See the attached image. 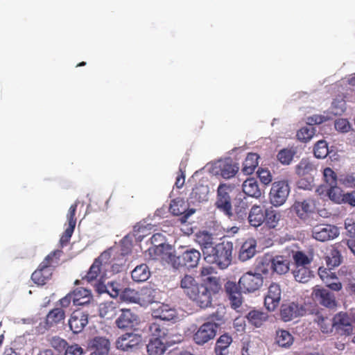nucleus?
<instances>
[{"label":"nucleus","instance_id":"1","mask_svg":"<svg viewBox=\"0 0 355 355\" xmlns=\"http://www.w3.org/2000/svg\"><path fill=\"white\" fill-rule=\"evenodd\" d=\"M184 293L198 306L205 309L211 306L212 297L207 288L199 284L193 277L186 275L180 281Z\"/></svg>","mask_w":355,"mask_h":355},{"label":"nucleus","instance_id":"2","mask_svg":"<svg viewBox=\"0 0 355 355\" xmlns=\"http://www.w3.org/2000/svg\"><path fill=\"white\" fill-rule=\"evenodd\" d=\"M62 253L61 250H56L49 253L44 259L31 275V279L35 284L43 286L51 278L53 272L58 265Z\"/></svg>","mask_w":355,"mask_h":355},{"label":"nucleus","instance_id":"3","mask_svg":"<svg viewBox=\"0 0 355 355\" xmlns=\"http://www.w3.org/2000/svg\"><path fill=\"white\" fill-rule=\"evenodd\" d=\"M213 250L209 252L205 259L207 262L216 263L219 268H227L232 262L233 243L231 241H223L221 243L214 245Z\"/></svg>","mask_w":355,"mask_h":355},{"label":"nucleus","instance_id":"4","mask_svg":"<svg viewBox=\"0 0 355 355\" xmlns=\"http://www.w3.org/2000/svg\"><path fill=\"white\" fill-rule=\"evenodd\" d=\"M291 191L288 180H279L272 183L269 193L270 201L272 205L279 207L284 205Z\"/></svg>","mask_w":355,"mask_h":355},{"label":"nucleus","instance_id":"5","mask_svg":"<svg viewBox=\"0 0 355 355\" xmlns=\"http://www.w3.org/2000/svg\"><path fill=\"white\" fill-rule=\"evenodd\" d=\"M200 257L201 254L198 250L193 248L187 249L181 254L175 256L173 267L175 269L196 268L199 263Z\"/></svg>","mask_w":355,"mask_h":355},{"label":"nucleus","instance_id":"6","mask_svg":"<svg viewBox=\"0 0 355 355\" xmlns=\"http://www.w3.org/2000/svg\"><path fill=\"white\" fill-rule=\"evenodd\" d=\"M263 278L260 273L248 272L239 281V286L244 293H253L263 285Z\"/></svg>","mask_w":355,"mask_h":355},{"label":"nucleus","instance_id":"7","mask_svg":"<svg viewBox=\"0 0 355 355\" xmlns=\"http://www.w3.org/2000/svg\"><path fill=\"white\" fill-rule=\"evenodd\" d=\"M218 328L216 323L207 322L202 324L193 336L195 343L203 345L209 340H213Z\"/></svg>","mask_w":355,"mask_h":355},{"label":"nucleus","instance_id":"8","mask_svg":"<svg viewBox=\"0 0 355 355\" xmlns=\"http://www.w3.org/2000/svg\"><path fill=\"white\" fill-rule=\"evenodd\" d=\"M110 257V254L105 252L98 258L95 259L87 275L83 277V279L87 280L88 282H91L94 280H96L98 277H101L103 270L105 271L107 270Z\"/></svg>","mask_w":355,"mask_h":355},{"label":"nucleus","instance_id":"9","mask_svg":"<svg viewBox=\"0 0 355 355\" xmlns=\"http://www.w3.org/2000/svg\"><path fill=\"white\" fill-rule=\"evenodd\" d=\"M230 190V186L226 184H220L217 189V198L215 202L216 207L229 217L232 216L231 198L229 194Z\"/></svg>","mask_w":355,"mask_h":355},{"label":"nucleus","instance_id":"10","mask_svg":"<svg viewBox=\"0 0 355 355\" xmlns=\"http://www.w3.org/2000/svg\"><path fill=\"white\" fill-rule=\"evenodd\" d=\"M263 265L266 264L269 266V270L272 273L277 275H284L290 270L291 261L288 257L283 255H276L270 259H265L261 262Z\"/></svg>","mask_w":355,"mask_h":355},{"label":"nucleus","instance_id":"11","mask_svg":"<svg viewBox=\"0 0 355 355\" xmlns=\"http://www.w3.org/2000/svg\"><path fill=\"white\" fill-rule=\"evenodd\" d=\"M293 211L302 220H306L311 214L316 211V200L313 198H307L303 200H297L292 206Z\"/></svg>","mask_w":355,"mask_h":355},{"label":"nucleus","instance_id":"12","mask_svg":"<svg viewBox=\"0 0 355 355\" xmlns=\"http://www.w3.org/2000/svg\"><path fill=\"white\" fill-rule=\"evenodd\" d=\"M78 202H76L73 205H71L68 210V213L67 214V219L68 223V226L65 229L64 232L62 233L60 239V244L61 247L66 246L74 232L76 225V213L78 207Z\"/></svg>","mask_w":355,"mask_h":355},{"label":"nucleus","instance_id":"13","mask_svg":"<svg viewBox=\"0 0 355 355\" xmlns=\"http://www.w3.org/2000/svg\"><path fill=\"white\" fill-rule=\"evenodd\" d=\"M338 228L332 225H316L312 230V236L315 240L324 242L338 236Z\"/></svg>","mask_w":355,"mask_h":355},{"label":"nucleus","instance_id":"14","mask_svg":"<svg viewBox=\"0 0 355 355\" xmlns=\"http://www.w3.org/2000/svg\"><path fill=\"white\" fill-rule=\"evenodd\" d=\"M141 340V336L139 334L125 333L117 338L116 347L123 352L132 351L138 347Z\"/></svg>","mask_w":355,"mask_h":355},{"label":"nucleus","instance_id":"15","mask_svg":"<svg viewBox=\"0 0 355 355\" xmlns=\"http://www.w3.org/2000/svg\"><path fill=\"white\" fill-rule=\"evenodd\" d=\"M171 250L170 245L165 243H159L157 245L150 248L148 251L152 259L164 261L171 263L173 266L175 255L172 253Z\"/></svg>","mask_w":355,"mask_h":355},{"label":"nucleus","instance_id":"16","mask_svg":"<svg viewBox=\"0 0 355 355\" xmlns=\"http://www.w3.org/2000/svg\"><path fill=\"white\" fill-rule=\"evenodd\" d=\"M119 311H121V313L115 320V324L119 329H131L139 323L138 315L130 309H119Z\"/></svg>","mask_w":355,"mask_h":355},{"label":"nucleus","instance_id":"17","mask_svg":"<svg viewBox=\"0 0 355 355\" xmlns=\"http://www.w3.org/2000/svg\"><path fill=\"white\" fill-rule=\"evenodd\" d=\"M334 329L342 336H350L353 334V325L350 322L348 313L339 312L334 316Z\"/></svg>","mask_w":355,"mask_h":355},{"label":"nucleus","instance_id":"18","mask_svg":"<svg viewBox=\"0 0 355 355\" xmlns=\"http://www.w3.org/2000/svg\"><path fill=\"white\" fill-rule=\"evenodd\" d=\"M88 324V313L76 310L74 311L69 320V326L73 334L80 333Z\"/></svg>","mask_w":355,"mask_h":355},{"label":"nucleus","instance_id":"19","mask_svg":"<svg viewBox=\"0 0 355 355\" xmlns=\"http://www.w3.org/2000/svg\"><path fill=\"white\" fill-rule=\"evenodd\" d=\"M280 286L276 283H272L264 299V304L268 311H274L278 306L281 300Z\"/></svg>","mask_w":355,"mask_h":355},{"label":"nucleus","instance_id":"20","mask_svg":"<svg viewBox=\"0 0 355 355\" xmlns=\"http://www.w3.org/2000/svg\"><path fill=\"white\" fill-rule=\"evenodd\" d=\"M225 290L230 301L231 306L234 309L240 307L242 304V295L239 286L231 281H228L225 284Z\"/></svg>","mask_w":355,"mask_h":355},{"label":"nucleus","instance_id":"21","mask_svg":"<svg viewBox=\"0 0 355 355\" xmlns=\"http://www.w3.org/2000/svg\"><path fill=\"white\" fill-rule=\"evenodd\" d=\"M304 311V309L302 306H300L295 302H291L282 305L280 315L284 322H288L298 316L302 315Z\"/></svg>","mask_w":355,"mask_h":355},{"label":"nucleus","instance_id":"22","mask_svg":"<svg viewBox=\"0 0 355 355\" xmlns=\"http://www.w3.org/2000/svg\"><path fill=\"white\" fill-rule=\"evenodd\" d=\"M315 299L322 306L329 309L337 306V302L334 295L324 288H315L313 290Z\"/></svg>","mask_w":355,"mask_h":355},{"label":"nucleus","instance_id":"23","mask_svg":"<svg viewBox=\"0 0 355 355\" xmlns=\"http://www.w3.org/2000/svg\"><path fill=\"white\" fill-rule=\"evenodd\" d=\"M196 241L201 248L205 257L209 254V252L213 250L214 246L213 235L207 231L199 232L196 234Z\"/></svg>","mask_w":355,"mask_h":355},{"label":"nucleus","instance_id":"24","mask_svg":"<svg viewBox=\"0 0 355 355\" xmlns=\"http://www.w3.org/2000/svg\"><path fill=\"white\" fill-rule=\"evenodd\" d=\"M119 311V305L113 301H107L101 303L98 306V312L101 318L106 320L114 318Z\"/></svg>","mask_w":355,"mask_h":355},{"label":"nucleus","instance_id":"25","mask_svg":"<svg viewBox=\"0 0 355 355\" xmlns=\"http://www.w3.org/2000/svg\"><path fill=\"white\" fill-rule=\"evenodd\" d=\"M152 316L161 321H170L176 317V311L169 305L162 304L158 308L153 310Z\"/></svg>","mask_w":355,"mask_h":355},{"label":"nucleus","instance_id":"26","mask_svg":"<svg viewBox=\"0 0 355 355\" xmlns=\"http://www.w3.org/2000/svg\"><path fill=\"white\" fill-rule=\"evenodd\" d=\"M65 312L62 308H54L51 310L45 318V327L47 329L55 327L64 322Z\"/></svg>","mask_w":355,"mask_h":355},{"label":"nucleus","instance_id":"27","mask_svg":"<svg viewBox=\"0 0 355 355\" xmlns=\"http://www.w3.org/2000/svg\"><path fill=\"white\" fill-rule=\"evenodd\" d=\"M73 303L75 306H83L89 304L92 300L90 290L83 287L77 288L71 292Z\"/></svg>","mask_w":355,"mask_h":355},{"label":"nucleus","instance_id":"28","mask_svg":"<svg viewBox=\"0 0 355 355\" xmlns=\"http://www.w3.org/2000/svg\"><path fill=\"white\" fill-rule=\"evenodd\" d=\"M156 290L149 287H144L139 291L137 304L141 306H147L156 302Z\"/></svg>","mask_w":355,"mask_h":355},{"label":"nucleus","instance_id":"29","mask_svg":"<svg viewBox=\"0 0 355 355\" xmlns=\"http://www.w3.org/2000/svg\"><path fill=\"white\" fill-rule=\"evenodd\" d=\"M264 220L265 211L259 205H253L248 214V222L250 225L258 227L264 223Z\"/></svg>","mask_w":355,"mask_h":355},{"label":"nucleus","instance_id":"30","mask_svg":"<svg viewBox=\"0 0 355 355\" xmlns=\"http://www.w3.org/2000/svg\"><path fill=\"white\" fill-rule=\"evenodd\" d=\"M170 211L175 216H182L181 220L185 222L191 212H187V205L182 199H175L171 201Z\"/></svg>","mask_w":355,"mask_h":355},{"label":"nucleus","instance_id":"31","mask_svg":"<svg viewBox=\"0 0 355 355\" xmlns=\"http://www.w3.org/2000/svg\"><path fill=\"white\" fill-rule=\"evenodd\" d=\"M89 345L96 349V353L101 355H107L110 349V342L109 339L103 336H96L90 340Z\"/></svg>","mask_w":355,"mask_h":355},{"label":"nucleus","instance_id":"32","mask_svg":"<svg viewBox=\"0 0 355 355\" xmlns=\"http://www.w3.org/2000/svg\"><path fill=\"white\" fill-rule=\"evenodd\" d=\"M255 240L248 239L242 244L239 253V259L242 261H245L251 259L255 254Z\"/></svg>","mask_w":355,"mask_h":355},{"label":"nucleus","instance_id":"33","mask_svg":"<svg viewBox=\"0 0 355 355\" xmlns=\"http://www.w3.org/2000/svg\"><path fill=\"white\" fill-rule=\"evenodd\" d=\"M220 175L225 179H230L234 177L239 171L237 164L233 163L232 160L227 159L219 164Z\"/></svg>","mask_w":355,"mask_h":355},{"label":"nucleus","instance_id":"34","mask_svg":"<svg viewBox=\"0 0 355 355\" xmlns=\"http://www.w3.org/2000/svg\"><path fill=\"white\" fill-rule=\"evenodd\" d=\"M259 159L257 153H249L243 163L242 172L245 175L252 174L258 166Z\"/></svg>","mask_w":355,"mask_h":355},{"label":"nucleus","instance_id":"35","mask_svg":"<svg viewBox=\"0 0 355 355\" xmlns=\"http://www.w3.org/2000/svg\"><path fill=\"white\" fill-rule=\"evenodd\" d=\"M232 342V338L227 334L221 335L216 341L214 352L216 355H228L229 347Z\"/></svg>","mask_w":355,"mask_h":355},{"label":"nucleus","instance_id":"36","mask_svg":"<svg viewBox=\"0 0 355 355\" xmlns=\"http://www.w3.org/2000/svg\"><path fill=\"white\" fill-rule=\"evenodd\" d=\"M242 188L244 193L248 196L258 198L261 195L258 182L254 178H250L245 180L243 183Z\"/></svg>","mask_w":355,"mask_h":355},{"label":"nucleus","instance_id":"37","mask_svg":"<svg viewBox=\"0 0 355 355\" xmlns=\"http://www.w3.org/2000/svg\"><path fill=\"white\" fill-rule=\"evenodd\" d=\"M201 284L207 288L211 297L212 295L218 294L222 290L221 279L217 276H209L204 279Z\"/></svg>","mask_w":355,"mask_h":355},{"label":"nucleus","instance_id":"38","mask_svg":"<svg viewBox=\"0 0 355 355\" xmlns=\"http://www.w3.org/2000/svg\"><path fill=\"white\" fill-rule=\"evenodd\" d=\"M149 331L155 338H159L160 340H164V342L167 343L168 329L164 326L159 322H154L149 325Z\"/></svg>","mask_w":355,"mask_h":355},{"label":"nucleus","instance_id":"39","mask_svg":"<svg viewBox=\"0 0 355 355\" xmlns=\"http://www.w3.org/2000/svg\"><path fill=\"white\" fill-rule=\"evenodd\" d=\"M294 341V338L291 334L284 329H278L275 333V343L279 347L288 348L290 347Z\"/></svg>","mask_w":355,"mask_h":355},{"label":"nucleus","instance_id":"40","mask_svg":"<svg viewBox=\"0 0 355 355\" xmlns=\"http://www.w3.org/2000/svg\"><path fill=\"white\" fill-rule=\"evenodd\" d=\"M150 276V272L149 268L145 263L136 266L131 272L132 279L136 282H146Z\"/></svg>","mask_w":355,"mask_h":355},{"label":"nucleus","instance_id":"41","mask_svg":"<svg viewBox=\"0 0 355 355\" xmlns=\"http://www.w3.org/2000/svg\"><path fill=\"white\" fill-rule=\"evenodd\" d=\"M246 318L250 324L256 327H260L268 320V315L267 313L252 310L248 313Z\"/></svg>","mask_w":355,"mask_h":355},{"label":"nucleus","instance_id":"42","mask_svg":"<svg viewBox=\"0 0 355 355\" xmlns=\"http://www.w3.org/2000/svg\"><path fill=\"white\" fill-rule=\"evenodd\" d=\"M164 340L159 338L151 339L147 345V352L148 355H162L166 350Z\"/></svg>","mask_w":355,"mask_h":355},{"label":"nucleus","instance_id":"43","mask_svg":"<svg viewBox=\"0 0 355 355\" xmlns=\"http://www.w3.org/2000/svg\"><path fill=\"white\" fill-rule=\"evenodd\" d=\"M293 274L295 279L301 283L308 282L313 277L312 272L308 266H297Z\"/></svg>","mask_w":355,"mask_h":355},{"label":"nucleus","instance_id":"44","mask_svg":"<svg viewBox=\"0 0 355 355\" xmlns=\"http://www.w3.org/2000/svg\"><path fill=\"white\" fill-rule=\"evenodd\" d=\"M281 218L279 211L272 209H266L265 210V220L266 226L269 228H275L277 226Z\"/></svg>","mask_w":355,"mask_h":355},{"label":"nucleus","instance_id":"45","mask_svg":"<svg viewBox=\"0 0 355 355\" xmlns=\"http://www.w3.org/2000/svg\"><path fill=\"white\" fill-rule=\"evenodd\" d=\"M327 266L329 269L338 266L341 263V255L339 250L332 248L325 257Z\"/></svg>","mask_w":355,"mask_h":355},{"label":"nucleus","instance_id":"46","mask_svg":"<svg viewBox=\"0 0 355 355\" xmlns=\"http://www.w3.org/2000/svg\"><path fill=\"white\" fill-rule=\"evenodd\" d=\"M315 167L307 159H302L295 166V173L298 176H304L310 174Z\"/></svg>","mask_w":355,"mask_h":355},{"label":"nucleus","instance_id":"47","mask_svg":"<svg viewBox=\"0 0 355 355\" xmlns=\"http://www.w3.org/2000/svg\"><path fill=\"white\" fill-rule=\"evenodd\" d=\"M316 321L323 333H330L334 328V318H330L327 316L320 315L317 316Z\"/></svg>","mask_w":355,"mask_h":355},{"label":"nucleus","instance_id":"48","mask_svg":"<svg viewBox=\"0 0 355 355\" xmlns=\"http://www.w3.org/2000/svg\"><path fill=\"white\" fill-rule=\"evenodd\" d=\"M344 194L343 191L337 184L329 187L327 190L329 199L337 204H342Z\"/></svg>","mask_w":355,"mask_h":355},{"label":"nucleus","instance_id":"49","mask_svg":"<svg viewBox=\"0 0 355 355\" xmlns=\"http://www.w3.org/2000/svg\"><path fill=\"white\" fill-rule=\"evenodd\" d=\"M315 128L308 125L300 128L297 132V139L302 142L309 141L315 135Z\"/></svg>","mask_w":355,"mask_h":355},{"label":"nucleus","instance_id":"50","mask_svg":"<svg viewBox=\"0 0 355 355\" xmlns=\"http://www.w3.org/2000/svg\"><path fill=\"white\" fill-rule=\"evenodd\" d=\"M295 155V151L294 150L283 148L278 152L277 158L281 164L288 165L291 163Z\"/></svg>","mask_w":355,"mask_h":355},{"label":"nucleus","instance_id":"51","mask_svg":"<svg viewBox=\"0 0 355 355\" xmlns=\"http://www.w3.org/2000/svg\"><path fill=\"white\" fill-rule=\"evenodd\" d=\"M345 96H338L334 99L331 104V112L334 115H341L346 110Z\"/></svg>","mask_w":355,"mask_h":355},{"label":"nucleus","instance_id":"52","mask_svg":"<svg viewBox=\"0 0 355 355\" xmlns=\"http://www.w3.org/2000/svg\"><path fill=\"white\" fill-rule=\"evenodd\" d=\"M314 155L319 159L325 158L329 153L328 145L326 141H318L313 149Z\"/></svg>","mask_w":355,"mask_h":355},{"label":"nucleus","instance_id":"53","mask_svg":"<svg viewBox=\"0 0 355 355\" xmlns=\"http://www.w3.org/2000/svg\"><path fill=\"white\" fill-rule=\"evenodd\" d=\"M338 182L347 188H355V173H345L340 174Z\"/></svg>","mask_w":355,"mask_h":355},{"label":"nucleus","instance_id":"54","mask_svg":"<svg viewBox=\"0 0 355 355\" xmlns=\"http://www.w3.org/2000/svg\"><path fill=\"white\" fill-rule=\"evenodd\" d=\"M139 291L126 288L121 293V298L125 302L137 304Z\"/></svg>","mask_w":355,"mask_h":355},{"label":"nucleus","instance_id":"55","mask_svg":"<svg viewBox=\"0 0 355 355\" xmlns=\"http://www.w3.org/2000/svg\"><path fill=\"white\" fill-rule=\"evenodd\" d=\"M293 258L295 261V267L300 266H308L312 261L311 259L302 251L295 252L293 253Z\"/></svg>","mask_w":355,"mask_h":355},{"label":"nucleus","instance_id":"56","mask_svg":"<svg viewBox=\"0 0 355 355\" xmlns=\"http://www.w3.org/2000/svg\"><path fill=\"white\" fill-rule=\"evenodd\" d=\"M209 193L207 187L202 184L196 185L192 190L191 196L198 201L201 202L205 200Z\"/></svg>","mask_w":355,"mask_h":355},{"label":"nucleus","instance_id":"57","mask_svg":"<svg viewBox=\"0 0 355 355\" xmlns=\"http://www.w3.org/2000/svg\"><path fill=\"white\" fill-rule=\"evenodd\" d=\"M323 176L325 182L329 186L337 184L338 177L336 173L329 167H327L323 171Z\"/></svg>","mask_w":355,"mask_h":355},{"label":"nucleus","instance_id":"58","mask_svg":"<svg viewBox=\"0 0 355 355\" xmlns=\"http://www.w3.org/2000/svg\"><path fill=\"white\" fill-rule=\"evenodd\" d=\"M49 342L53 348L60 352L65 350L68 345L67 342L64 339L59 336L51 337L49 339Z\"/></svg>","mask_w":355,"mask_h":355},{"label":"nucleus","instance_id":"59","mask_svg":"<svg viewBox=\"0 0 355 355\" xmlns=\"http://www.w3.org/2000/svg\"><path fill=\"white\" fill-rule=\"evenodd\" d=\"M106 293H108L112 297H116L121 295L120 284L115 282H108L106 286H104Z\"/></svg>","mask_w":355,"mask_h":355},{"label":"nucleus","instance_id":"60","mask_svg":"<svg viewBox=\"0 0 355 355\" xmlns=\"http://www.w3.org/2000/svg\"><path fill=\"white\" fill-rule=\"evenodd\" d=\"M335 128L341 132H347L350 130L351 125L345 119H338L334 123Z\"/></svg>","mask_w":355,"mask_h":355},{"label":"nucleus","instance_id":"61","mask_svg":"<svg viewBox=\"0 0 355 355\" xmlns=\"http://www.w3.org/2000/svg\"><path fill=\"white\" fill-rule=\"evenodd\" d=\"M257 174L261 182L264 184H269L272 180V175L268 169L260 168L257 171Z\"/></svg>","mask_w":355,"mask_h":355},{"label":"nucleus","instance_id":"62","mask_svg":"<svg viewBox=\"0 0 355 355\" xmlns=\"http://www.w3.org/2000/svg\"><path fill=\"white\" fill-rule=\"evenodd\" d=\"M84 349L78 344L68 345L64 350V355H83Z\"/></svg>","mask_w":355,"mask_h":355},{"label":"nucleus","instance_id":"63","mask_svg":"<svg viewBox=\"0 0 355 355\" xmlns=\"http://www.w3.org/2000/svg\"><path fill=\"white\" fill-rule=\"evenodd\" d=\"M327 120V118L324 115L314 114L307 118V124L313 126V125L321 124Z\"/></svg>","mask_w":355,"mask_h":355},{"label":"nucleus","instance_id":"64","mask_svg":"<svg viewBox=\"0 0 355 355\" xmlns=\"http://www.w3.org/2000/svg\"><path fill=\"white\" fill-rule=\"evenodd\" d=\"M347 235L351 238L355 237V223L352 220H347L345 223Z\"/></svg>","mask_w":355,"mask_h":355}]
</instances>
